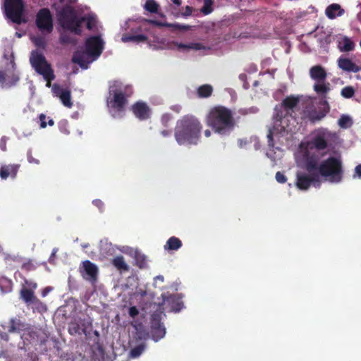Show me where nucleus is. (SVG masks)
<instances>
[{
  "label": "nucleus",
  "mask_w": 361,
  "mask_h": 361,
  "mask_svg": "<svg viewBox=\"0 0 361 361\" xmlns=\"http://www.w3.org/2000/svg\"><path fill=\"white\" fill-rule=\"evenodd\" d=\"M161 134L164 137H168V136H169L171 134V131L169 130H163L161 131Z\"/></svg>",
  "instance_id": "obj_61"
},
{
  "label": "nucleus",
  "mask_w": 361,
  "mask_h": 361,
  "mask_svg": "<svg viewBox=\"0 0 361 361\" xmlns=\"http://www.w3.org/2000/svg\"><path fill=\"white\" fill-rule=\"evenodd\" d=\"M310 75L312 80L317 81V82H324L327 77L325 69L320 65L312 66L310 69Z\"/></svg>",
  "instance_id": "obj_20"
},
{
  "label": "nucleus",
  "mask_w": 361,
  "mask_h": 361,
  "mask_svg": "<svg viewBox=\"0 0 361 361\" xmlns=\"http://www.w3.org/2000/svg\"><path fill=\"white\" fill-rule=\"evenodd\" d=\"M282 108L283 106H281L280 107L276 106L274 109L276 114L274 116V118L276 120V121H281L283 117Z\"/></svg>",
  "instance_id": "obj_46"
},
{
  "label": "nucleus",
  "mask_w": 361,
  "mask_h": 361,
  "mask_svg": "<svg viewBox=\"0 0 361 361\" xmlns=\"http://www.w3.org/2000/svg\"><path fill=\"white\" fill-rule=\"evenodd\" d=\"M144 8L147 11L151 13H157L158 12L159 5L156 2L155 0H147Z\"/></svg>",
  "instance_id": "obj_34"
},
{
  "label": "nucleus",
  "mask_w": 361,
  "mask_h": 361,
  "mask_svg": "<svg viewBox=\"0 0 361 361\" xmlns=\"http://www.w3.org/2000/svg\"><path fill=\"white\" fill-rule=\"evenodd\" d=\"M30 62L32 67L39 75H47V72L53 70L43 54L37 50L31 52Z\"/></svg>",
  "instance_id": "obj_8"
},
{
  "label": "nucleus",
  "mask_w": 361,
  "mask_h": 361,
  "mask_svg": "<svg viewBox=\"0 0 361 361\" xmlns=\"http://www.w3.org/2000/svg\"><path fill=\"white\" fill-rule=\"evenodd\" d=\"M51 90L55 96L59 97L66 90H63L59 85L55 83L52 85Z\"/></svg>",
  "instance_id": "obj_45"
},
{
  "label": "nucleus",
  "mask_w": 361,
  "mask_h": 361,
  "mask_svg": "<svg viewBox=\"0 0 361 361\" xmlns=\"http://www.w3.org/2000/svg\"><path fill=\"white\" fill-rule=\"evenodd\" d=\"M24 282L25 284L27 286L28 289L32 290L33 291L37 288V283L33 281L25 279Z\"/></svg>",
  "instance_id": "obj_50"
},
{
  "label": "nucleus",
  "mask_w": 361,
  "mask_h": 361,
  "mask_svg": "<svg viewBox=\"0 0 361 361\" xmlns=\"http://www.w3.org/2000/svg\"><path fill=\"white\" fill-rule=\"evenodd\" d=\"M33 305V310L39 313H44L47 311V305L37 298L31 303Z\"/></svg>",
  "instance_id": "obj_35"
},
{
  "label": "nucleus",
  "mask_w": 361,
  "mask_h": 361,
  "mask_svg": "<svg viewBox=\"0 0 361 361\" xmlns=\"http://www.w3.org/2000/svg\"><path fill=\"white\" fill-rule=\"evenodd\" d=\"M319 177H324L331 183H338L343 176V164L340 157H329L323 160L317 172Z\"/></svg>",
  "instance_id": "obj_4"
},
{
  "label": "nucleus",
  "mask_w": 361,
  "mask_h": 361,
  "mask_svg": "<svg viewBox=\"0 0 361 361\" xmlns=\"http://www.w3.org/2000/svg\"><path fill=\"white\" fill-rule=\"evenodd\" d=\"M300 99L295 96L286 97L282 102L281 106L287 110L293 109L299 103Z\"/></svg>",
  "instance_id": "obj_27"
},
{
  "label": "nucleus",
  "mask_w": 361,
  "mask_h": 361,
  "mask_svg": "<svg viewBox=\"0 0 361 361\" xmlns=\"http://www.w3.org/2000/svg\"><path fill=\"white\" fill-rule=\"evenodd\" d=\"M206 123L214 133L221 135L231 134L236 126L231 109L220 105L209 110L206 116Z\"/></svg>",
  "instance_id": "obj_2"
},
{
  "label": "nucleus",
  "mask_w": 361,
  "mask_h": 361,
  "mask_svg": "<svg viewBox=\"0 0 361 361\" xmlns=\"http://www.w3.org/2000/svg\"><path fill=\"white\" fill-rule=\"evenodd\" d=\"M203 48V46L200 43H191L190 44V49L200 50Z\"/></svg>",
  "instance_id": "obj_56"
},
{
  "label": "nucleus",
  "mask_w": 361,
  "mask_h": 361,
  "mask_svg": "<svg viewBox=\"0 0 361 361\" xmlns=\"http://www.w3.org/2000/svg\"><path fill=\"white\" fill-rule=\"evenodd\" d=\"M193 11V8L190 6H186L185 7V11L181 13V16L183 17H188L191 16Z\"/></svg>",
  "instance_id": "obj_52"
},
{
  "label": "nucleus",
  "mask_w": 361,
  "mask_h": 361,
  "mask_svg": "<svg viewBox=\"0 0 361 361\" xmlns=\"http://www.w3.org/2000/svg\"><path fill=\"white\" fill-rule=\"evenodd\" d=\"M355 176L361 178V164L357 165L355 169Z\"/></svg>",
  "instance_id": "obj_60"
},
{
  "label": "nucleus",
  "mask_w": 361,
  "mask_h": 361,
  "mask_svg": "<svg viewBox=\"0 0 361 361\" xmlns=\"http://www.w3.org/2000/svg\"><path fill=\"white\" fill-rule=\"evenodd\" d=\"M314 90L318 94H326L330 90L329 84L318 82L314 85Z\"/></svg>",
  "instance_id": "obj_36"
},
{
  "label": "nucleus",
  "mask_w": 361,
  "mask_h": 361,
  "mask_svg": "<svg viewBox=\"0 0 361 361\" xmlns=\"http://www.w3.org/2000/svg\"><path fill=\"white\" fill-rule=\"evenodd\" d=\"M169 120H170V116L167 114L163 115L161 117V122H162L163 125L166 127L167 126L168 122L169 121Z\"/></svg>",
  "instance_id": "obj_58"
},
{
  "label": "nucleus",
  "mask_w": 361,
  "mask_h": 361,
  "mask_svg": "<svg viewBox=\"0 0 361 361\" xmlns=\"http://www.w3.org/2000/svg\"><path fill=\"white\" fill-rule=\"evenodd\" d=\"M73 62L78 64L82 68H87V65L82 54H75L73 57Z\"/></svg>",
  "instance_id": "obj_39"
},
{
  "label": "nucleus",
  "mask_w": 361,
  "mask_h": 361,
  "mask_svg": "<svg viewBox=\"0 0 361 361\" xmlns=\"http://www.w3.org/2000/svg\"><path fill=\"white\" fill-rule=\"evenodd\" d=\"M93 204L97 207L100 210L104 207V203L100 200H94L92 202Z\"/></svg>",
  "instance_id": "obj_57"
},
{
  "label": "nucleus",
  "mask_w": 361,
  "mask_h": 361,
  "mask_svg": "<svg viewBox=\"0 0 361 361\" xmlns=\"http://www.w3.org/2000/svg\"><path fill=\"white\" fill-rule=\"evenodd\" d=\"M135 264L140 269H144L147 267V257L145 255L136 252L135 255Z\"/></svg>",
  "instance_id": "obj_32"
},
{
  "label": "nucleus",
  "mask_w": 361,
  "mask_h": 361,
  "mask_svg": "<svg viewBox=\"0 0 361 361\" xmlns=\"http://www.w3.org/2000/svg\"><path fill=\"white\" fill-rule=\"evenodd\" d=\"M23 0H5L4 9L6 16L14 23L21 24L24 22L23 14L24 11Z\"/></svg>",
  "instance_id": "obj_7"
},
{
  "label": "nucleus",
  "mask_w": 361,
  "mask_h": 361,
  "mask_svg": "<svg viewBox=\"0 0 361 361\" xmlns=\"http://www.w3.org/2000/svg\"><path fill=\"white\" fill-rule=\"evenodd\" d=\"M331 137V133L326 130H321L312 137L310 142V149L314 148L317 150H324L328 147V141Z\"/></svg>",
  "instance_id": "obj_12"
},
{
  "label": "nucleus",
  "mask_w": 361,
  "mask_h": 361,
  "mask_svg": "<svg viewBox=\"0 0 361 361\" xmlns=\"http://www.w3.org/2000/svg\"><path fill=\"white\" fill-rule=\"evenodd\" d=\"M267 139H268V145L269 147H274V137H273V132L271 129H269L268 135H267Z\"/></svg>",
  "instance_id": "obj_54"
},
{
  "label": "nucleus",
  "mask_w": 361,
  "mask_h": 361,
  "mask_svg": "<svg viewBox=\"0 0 361 361\" xmlns=\"http://www.w3.org/2000/svg\"><path fill=\"white\" fill-rule=\"evenodd\" d=\"M145 21L150 25H155L157 27H166L172 28L173 30H182L187 31L190 29V27L187 25H181L179 23H169L166 22H161L154 19H146Z\"/></svg>",
  "instance_id": "obj_17"
},
{
  "label": "nucleus",
  "mask_w": 361,
  "mask_h": 361,
  "mask_svg": "<svg viewBox=\"0 0 361 361\" xmlns=\"http://www.w3.org/2000/svg\"><path fill=\"white\" fill-rule=\"evenodd\" d=\"M7 331L10 334L13 333H20L22 331H24L25 328V324L19 318H11L6 326Z\"/></svg>",
  "instance_id": "obj_22"
},
{
  "label": "nucleus",
  "mask_w": 361,
  "mask_h": 361,
  "mask_svg": "<svg viewBox=\"0 0 361 361\" xmlns=\"http://www.w3.org/2000/svg\"><path fill=\"white\" fill-rule=\"evenodd\" d=\"M6 73L4 71H0V84L2 87H6Z\"/></svg>",
  "instance_id": "obj_55"
},
{
  "label": "nucleus",
  "mask_w": 361,
  "mask_h": 361,
  "mask_svg": "<svg viewBox=\"0 0 361 361\" xmlns=\"http://www.w3.org/2000/svg\"><path fill=\"white\" fill-rule=\"evenodd\" d=\"M130 111L140 121H146L151 117L152 111L148 104L143 101H137L130 106Z\"/></svg>",
  "instance_id": "obj_13"
},
{
  "label": "nucleus",
  "mask_w": 361,
  "mask_h": 361,
  "mask_svg": "<svg viewBox=\"0 0 361 361\" xmlns=\"http://www.w3.org/2000/svg\"><path fill=\"white\" fill-rule=\"evenodd\" d=\"M52 290L51 287L47 286L42 289V296L45 297Z\"/></svg>",
  "instance_id": "obj_59"
},
{
  "label": "nucleus",
  "mask_w": 361,
  "mask_h": 361,
  "mask_svg": "<svg viewBox=\"0 0 361 361\" xmlns=\"http://www.w3.org/2000/svg\"><path fill=\"white\" fill-rule=\"evenodd\" d=\"M204 134L205 137H209L211 136L212 133H211L210 130L207 129L204 130Z\"/></svg>",
  "instance_id": "obj_63"
},
{
  "label": "nucleus",
  "mask_w": 361,
  "mask_h": 361,
  "mask_svg": "<svg viewBox=\"0 0 361 361\" xmlns=\"http://www.w3.org/2000/svg\"><path fill=\"white\" fill-rule=\"evenodd\" d=\"M343 12L339 4H332L326 8L325 13L329 19H334L336 16H342Z\"/></svg>",
  "instance_id": "obj_23"
},
{
  "label": "nucleus",
  "mask_w": 361,
  "mask_h": 361,
  "mask_svg": "<svg viewBox=\"0 0 361 361\" xmlns=\"http://www.w3.org/2000/svg\"><path fill=\"white\" fill-rule=\"evenodd\" d=\"M203 126L196 116L187 114L179 118L174 128V137L179 145H197Z\"/></svg>",
  "instance_id": "obj_1"
},
{
  "label": "nucleus",
  "mask_w": 361,
  "mask_h": 361,
  "mask_svg": "<svg viewBox=\"0 0 361 361\" xmlns=\"http://www.w3.org/2000/svg\"><path fill=\"white\" fill-rule=\"evenodd\" d=\"M59 98L64 106L68 107H71L72 106L73 104L71 100V92L69 90H65Z\"/></svg>",
  "instance_id": "obj_38"
},
{
  "label": "nucleus",
  "mask_w": 361,
  "mask_h": 361,
  "mask_svg": "<svg viewBox=\"0 0 361 361\" xmlns=\"http://www.w3.org/2000/svg\"><path fill=\"white\" fill-rule=\"evenodd\" d=\"M36 26L42 32H51L53 30V18L50 11L44 8L36 15Z\"/></svg>",
  "instance_id": "obj_10"
},
{
  "label": "nucleus",
  "mask_w": 361,
  "mask_h": 361,
  "mask_svg": "<svg viewBox=\"0 0 361 361\" xmlns=\"http://www.w3.org/2000/svg\"><path fill=\"white\" fill-rule=\"evenodd\" d=\"M183 245L182 241L176 236H172L168 239L164 245L166 250H178Z\"/></svg>",
  "instance_id": "obj_24"
},
{
  "label": "nucleus",
  "mask_w": 361,
  "mask_h": 361,
  "mask_svg": "<svg viewBox=\"0 0 361 361\" xmlns=\"http://www.w3.org/2000/svg\"><path fill=\"white\" fill-rule=\"evenodd\" d=\"M355 48V43L348 37H343L340 43L339 49L341 51H350Z\"/></svg>",
  "instance_id": "obj_29"
},
{
  "label": "nucleus",
  "mask_w": 361,
  "mask_h": 361,
  "mask_svg": "<svg viewBox=\"0 0 361 361\" xmlns=\"http://www.w3.org/2000/svg\"><path fill=\"white\" fill-rule=\"evenodd\" d=\"M33 42L35 43V44L38 47H41V48H44L45 46H46V42H45V40L43 37H37L35 38L34 40H33Z\"/></svg>",
  "instance_id": "obj_48"
},
{
  "label": "nucleus",
  "mask_w": 361,
  "mask_h": 361,
  "mask_svg": "<svg viewBox=\"0 0 361 361\" xmlns=\"http://www.w3.org/2000/svg\"><path fill=\"white\" fill-rule=\"evenodd\" d=\"M128 313L132 318H135L136 316L138 315L139 311L135 306H133L129 308Z\"/></svg>",
  "instance_id": "obj_51"
},
{
  "label": "nucleus",
  "mask_w": 361,
  "mask_h": 361,
  "mask_svg": "<svg viewBox=\"0 0 361 361\" xmlns=\"http://www.w3.org/2000/svg\"><path fill=\"white\" fill-rule=\"evenodd\" d=\"M338 125L341 128H346L351 125V118L346 115H342L338 119Z\"/></svg>",
  "instance_id": "obj_42"
},
{
  "label": "nucleus",
  "mask_w": 361,
  "mask_h": 361,
  "mask_svg": "<svg viewBox=\"0 0 361 361\" xmlns=\"http://www.w3.org/2000/svg\"><path fill=\"white\" fill-rule=\"evenodd\" d=\"M145 347L143 345H139L131 349L130 355L132 357H139L144 351Z\"/></svg>",
  "instance_id": "obj_43"
},
{
  "label": "nucleus",
  "mask_w": 361,
  "mask_h": 361,
  "mask_svg": "<svg viewBox=\"0 0 361 361\" xmlns=\"http://www.w3.org/2000/svg\"><path fill=\"white\" fill-rule=\"evenodd\" d=\"M178 48H180V49H190V44H186L180 43V44L178 45Z\"/></svg>",
  "instance_id": "obj_62"
},
{
  "label": "nucleus",
  "mask_w": 361,
  "mask_h": 361,
  "mask_svg": "<svg viewBox=\"0 0 361 361\" xmlns=\"http://www.w3.org/2000/svg\"><path fill=\"white\" fill-rule=\"evenodd\" d=\"M147 36L142 34L135 35H126L122 37V40L123 42H144L147 41Z\"/></svg>",
  "instance_id": "obj_33"
},
{
  "label": "nucleus",
  "mask_w": 361,
  "mask_h": 361,
  "mask_svg": "<svg viewBox=\"0 0 361 361\" xmlns=\"http://www.w3.org/2000/svg\"><path fill=\"white\" fill-rule=\"evenodd\" d=\"M341 94L344 98H351L355 94V89L352 86L344 87L341 90Z\"/></svg>",
  "instance_id": "obj_41"
},
{
  "label": "nucleus",
  "mask_w": 361,
  "mask_h": 361,
  "mask_svg": "<svg viewBox=\"0 0 361 361\" xmlns=\"http://www.w3.org/2000/svg\"><path fill=\"white\" fill-rule=\"evenodd\" d=\"M305 173L298 172L296 175L295 185L300 190H307L311 185H319L321 183L320 177L317 173Z\"/></svg>",
  "instance_id": "obj_9"
},
{
  "label": "nucleus",
  "mask_w": 361,
  "mask_h": 361,
  "mask_svg": "<svg viewBox=\"0 0 361 361\" xmlns=\"http://www.w3.org/2000/svg\"><path fill=\"white\" fill-rule=\"evenodd\" d=\"M20 298L27 305H30L37 297L32 290L27 288H23L20 292Z\"/></svg>",
  "instance_id": "obj_26"
},
{
  "label": "nucleus",
  "mask_w": 361,
  "mask_h": 361,
  "mask_svg": "<svg viewBox=\"0 0 361 361\" xmlns=\"http://www.w3.org/2000/svg\"><path fill=\"white\" fill-rule=\"evenodd\" d=\"M163 296L164 302L168 305L171 310L174 312H179L183 307L181 298L177 295H170L167 297Z\"/></svg>",
  "instance_id": "obj_18"
},
{
  "label": "nucleus",
  "mask_w": 361,
  "mask_h": 361,
  "mask_svg": "<svg viewBox=\"0 0 361 361\" xmlns=\"http://www.w3.org/2000/svg\"><path fill=\"white\" fill-rule=\"evenodd\" d=\"M213 88L210 85H203L198 87L197 94L199 97L207 98L212 95Z\"/></svg>",
  "instance_id": "obj_30"
},
{
  "label": "nucleus",
  "mask_w": 361,
  "mask_h": 361,
  "mask_svg": "<svg viewBox=\"0 0 361 361\" xmlns=\"http://www.w3.org/2000/svg\"><path fill=\"white\" fill-rule=\"evenodd\" d=\"M173 3L176 4L177 6H180L182 1L181 0H172Z\"/></svg>",
  "instance_id": "obj_64"
},
{
  "label": "nucleus",
  "mask_w": 361,
  "mask_h": 361,
  "mask_svg": "<svg viewBox=\"0 0 361 361\" xmlns=\"http://www.w3.org/2000/svg\"><path fill=\"white\" fill-rule=\"evenodd\" d=\"M47 75H42L44 79L47 81V87H50L51 85V81L55 79V75L53 70L47 72Z\"/></svg>",
  "instance_id": "obj_44"
},
{
  "label": "nucleus",
  "mask_w": 361,
  "mask_h": 361,
  "mask_svg": "<svg viewBox=\"0 0 361 361\" xmlns=\"http://www.w3.org/2000/svg\"><path fill=\"white\" fill-rule=\"evenodd\" d=\"M109 94L111 97L109 102L110 107L117 112H123L128 102V98L133 94L131 85H123L121 82L114 81L109 86Z\"/></svg>",
  "instance_id": "obj_3"
},
{
  "label": "nucleus",
  "mask_w": 361,
  "mask_h": 361,
  "mask_svg": "<svg viewBox=\"0 0 361 361\" xmlns=\"http://www.w3.org/2000/svg\"><path fill=\"white\" fill-rule=\"evenodd\" d=\"M83 22H86V27L89 30H92L97 25L96 16L93 14H88L87 16L80 17V28Z\"/></svg>",
  "instance_id": "obj_28"
},
{
  "label": "nucleus",
  "mask_w": 361,
  "mask_h": 361,
  "mask_svg": "<svg viewBox=\"0 0 361 361\" xmlns=\"http://www.w3.org/2000/svg\"><path fill=\"white\" fill-rule=\"evenodd\" d=\"M213 4V0H204V5L201 8V12L205 16L210 14L214 10Z\"/></svg>",
  "instance_id": "obj_37"
},
{
  "label": "nucleus",
  "mask_w": 361,
  "mask_h": 361,
  "mask_svg": "<svg viewBox=\"0 0 361 361\" xmlns=\"http://www.w3.org/2000/svg\"><path fill=\"white\" fill-rule=\"evenodd\" d=\"M19 164H4L0 167V178L6 180L8 178H15L19 170Z\"/></svg>",
  "instance_id": "obj_16"
},
{
  "label": "nucleus",
  "mask_w": 361,
  "mask_h": 361,
  "mask_svg": "<svg viewBox=\"0 0 361 361\" xmlns=\"http://www.w3.org/2000/svg\"><path fill=\"white\" fill-rule=\"evenodd\" d=\"M104 42L100 36H90L85 44L87 54L94 58L99 57L104 50Z\"/></svg>",
  "instance_id": "obj_11"
},
{
  "label": "nucleus",
  "mask_w": 361,
  "mask_h": 361,
  "mask_svg": "<svg viewBox=\"0 0 361 361\" xmlns=\"http://www.w3.org/2000/svg\"><path fill=\"white\" fill-rule=\"evenodd\" d=\"M151 327L152 333L159 338L165 335V328L161 324L160 317L158 314H153L151 320Z\"/></svg>",
  "instance_id": "obj_21"
},
{
  "label": "nucleus",
  "mask_w": 361,
  "mask_h": 361,
  "mask_svg": "<svg viewBox=\"0 0 361 361\" xmlns=\"http://www.w3.org/2000/svg\"><path fill=\"white\" fill-rule=\"evenodd\" d=\"M305 168L308 173H317L319 170V160L318 155L311 154L310 152L307 151L304 154Z\"/></svg>",
  "instance_id": "obj_14"
},
{
  "label": "nucleus",
  "mask_w": 361,
  "mask_h": 361,
  "mask_svg": "<svg viewBox=\"0 0 361 361\" xmlns=\"http://www.w3.org/2000/svg\"><path fill=\"white\" fill-rule=\"evenodd\" d=\"M276 180L279 183H284L286 182L287 178H286V176L283 173H281L280 171H278L276 173Z\"/></svg>",
  "instance_id": "obj_49"
},
{
  "label": "nucleus",
  "mask_w": 361,
  "mask_h": 361,
  "mask_svg": "<svg viewBox=\"0 0 361 361\" xmlns=\"http://www.w3.org/2000/svg\"><path fill=\"white\" fill-rule=\"evenodd\" d=\"M36 269L37 265L34 263V262L32 259H27L21 265V269L27 272L34 271Z\"/></svg>",
  "instance_id": "obj_40"
},
{
  "label": "nucleus",
  "mask_w": 361,
  "mask_h": 361,
  "mask_svg": "<svg viewBox=\"0 0 361 361\" xmlns=\"http://www.w3.org/2000/svg\"><path fill=\"white\" fill-rule=\"evenodd\" d=\"M82 276L85 279L96 281L98 274L97 267L89 260L82 262V270H80Z\"/></svg>",
  "instance_id": "obj_15"
},
{
  "label": "nucleus",
  "mask_w": 361,
  "mask_h": 361,
  "mask_svg": "<svg viewBox=\"0 0 361 361\" xmlns=\"http://www.w3.org/2000/svg\"><path fill=\"white\" fill-rule=\"evenodd\" d=\"M59 21L61 27L75 35H80L82 30L80 28V17L77 15L76 10L71 5L66 4L58 13Z\"/></svg>",
  "instance_id": "obj_5"
},
{
  "label": "nucleus",
  "mask_w": 361,
  "mask_h": 361,
  "mask_svg": "<svg viewBox=\"0 0 361 361\" xmlns=\"http://www.w3.org/2000/svg\"><path fill=\"white\" fill-rule=\"evenodd\" d=\"M338 66L343 71L357 73L361 71V68L357 66L350 59L340 57L338 60Z\"/></svg>",
  "instance_id": "obj_19"
},
{
  "label": "nucleus",
  "mask_w": 361,
  "mask_h": 361,
  "mask_svg": "<svg viewBox=\"0 0 361 361\" xmlns=\"http://www.w3.org/2000/svg\"><path fill=\"white\" fill-rule=\"evenodd\" d=\"M112 264L121 272H126L129 271V266L125 262L122 255L116 256L112 259Z\"/></svg>",
  "instance_id": "obj_25"
},
{
  "label": "nucleus",
  "mask_w": 361,
  "mask_h": 361,
  "mask_svg": "<svg viewBox=\"0 0 361 361\" xmlns=\"http://www.w3.org/2000/svg\"><path fill=\"white\" fill-rule=\"evenodd\" d=\"M319 106L314 105L307 106L302 112V118L308 120L311 123L321 121L330 111V106L327 100L321 99Z\"/></svg>",
  "instance_id": "obj_6"
},
{
  "label": "nucleus",
  "mask_w": 361,
  "mask_h": 361,
  "mask_svg": "<svg viewBox=\"0 0 361 361\" xmlns=\"http://www.w3.org/2000/svg\"><path fill=\"white\" fill-rule=\"evenodd\" d=\"M19 80V77L16 74H13L8 80V82L5 85L6 87H10L11 86L15 85Z\"/></svg>",
  "instance_id": "obj_47"
},
{
  "label": "nucleus",
  "mask_w": 361,
  "mask_h": 361,
  "mask_svg": "<svg viewBox=\"0 0 361 361\" xmlns=\"http://www.w3.org/2000/svg\"><path fill=\"white\" fill-rule=\"evenodd\" d=\"M39 118L40 121V127L42 128H45L47 126V122H46V119H47L46 115L44 114H41L39 116Z\"/></svg>",
  "instance_id": "obj_53"
},
{
  "label": "nucleus",
  "mask_w": 361,
  "mask_h": 361,
  "mask_svg": "<svg viewBox=\"0 0 361 361\" xmlns=\"http://www.w3.org/2000/svg\"><path fill=\"white\" fill-rule=\"evenodd\" d=\"M68 332L72 336L81 335L85 333V329H82L80 324L76 322H71L68 324Z\"/></svg>",
  "instance_id": "obj_31"
}]
</instances>
